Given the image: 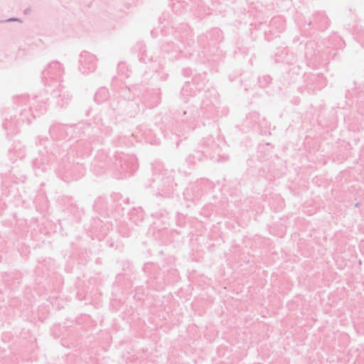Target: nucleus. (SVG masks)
<instances>
[{"label":"nucleus","mask_w":364,"mask_h":364,"mask_svg":"<svg viewBox=\"0 0 364 364\" xmlns=\"http://www.w3.org/2000/svg\"><path fill=\"white\" fill-rule=\"evenodd\" d=\"M218 102V95L215 90L211 89L206 91L199 108L193 107L183 112L185 118L183 120L186 121L184 129L193 130L196 126L192 124L200 119L202 117L207 119L213 117L216 114Z\"/></svg>","instance_id":"nucleus-1"},{"label":"nucleus","mask_w":364,"mask_h":364,"mask_svg":"<svg viewBox=\"0 0 364 364\" xmlns=\"http://www.w3.org/2000/svg\"><path fill=\"white\" fill-rule=\"evenodd\" d=\"M61 158L54 168L57 176L65 182L77 180L85 174V168L79 161H70V157L65 151L61 153Z\"/></svg>","instance_id":"nucleus-2"},{"label":"nucleus","mask_w":364,"mask_h":364,"mask_svg":"<svg viewBox=\"0 0 364 364\" xmlns=\"http://www.w3.org/2000/svg\"><path fill=\"white\" fill-rule=\"evenodd\" d=\"M173 170H163L161 164L154 167L153 183L158 190V194L164 198H170L173 195L177 184L174 182Z\"/></svg>","instance_id":"nucleus-3"},{"label":"nucleus","mask_w":364,"mask_h":364,"mask_svg":"<svg viewBox=\"0 0 364 364\" xmlns=\"http://www.w3.org/2000/svg\"><path fill=\"white\" fill-rule=\"evenodd\" d=\"M14 103L18 108L31 110L28 114L31 119L43 115L48 108V99L43 96L30 97L29 95H21L14 98Z\"/></svg>","instance_id":"nucleus-4"},{"label":"nucleus","mask_w":364,"mask_h":364,"mask_svg":"<svg viewBox=\"0 0 364 364\" xmlns=\"http://www.w3.org/2000/svg\"><path fill=\"white\" fill-rule=\"evenodd\" d=\"M174 38L178 43L175 45L172 42H166L161 46V50L164 53H178L186 46H191L193 43V35L190 27L186 23H181L174 28Z\"/></svg>","instance_id":"nucleus-5"},{"label":"nucleus","mask_w":364,"mask_h":364,"mask_svg":"<svg viewBox=\"0 0 364 364\" xmlns=\"http://www.w3.org/2000/svg\"><path fill=\"white\" fill-rule=\"evenodd\" d=\"M333 50V47L326 46L323 41L318 43L315 41H309L305 45L304 55L308 62L320 63L328 60L331 55H335Z\"/></svg>","instance_id":"nucleus-6"},{"label":"nucleus","mask_w":364,"mask_h":364,"mask_svg":"<svg viewBox=\"0 0 364 364\" xmlns=\"http://www.w3.org/2000/svg\"><path fill=\"white\" fill-rule=\"evenodd\" d=\"M112 169L124 177L133 174L138 168L137 159L134 155L117 153L112 161Z\"/></svg>","instance_id":"nucleus-7"},{"label":"nucleus","mask_w":364,"mask_h":364,"mask_svg":"<svg viewBox=\"0 0 364 364\" xmlns=\"http://www.w3.org/2000/svg\"><path fill=\"white\" fill-rule=\"evenodd\" d=\"M15 109L16 113H11L9 118L6 117L2 124L3 128L6 132L7 135L17 134L18 132V127L21 124L26 123L29 124L31 122L28 114L31 110L18 108V106H16Z\"/></svg>","instance_id":"nucleus-8"},{"label":"nucleus","mask_w":364,"mask_h":364,"mask_svg":"<svg viewBox=\"0 0 364 364\" xmlns=\"http://www.w3.org/2000/svg\"><path fill=\"white\" fill-rule=\"evenodd\" d=\"M64 68L58 61H53L42 71V80L46 86L60 87Z\"/></svg>","instance_id":"nucleus-9"},{"label":"nucleus","mask_w":364,"mask_h":364,"mask_svg":"<svg viewBox=\"0 0 364 364\" xmlns=\"http://www.w3.org/2000/svg\"><path fill=\"white\" fill-rule=\"evenodd\" d=\"M200 148L205 152V157L217 162H225L229 160V156L221 154V147L213 136L204 138Z\"/></svg>","instance_id":"nucleus-10"},{"label":"nucleus","mask_w":364,"mask_h":364,"mask_svg":"<svg viewBox=\"0 0 364 364\" xmlns=\"http://www.w3.org/2000/svg\"><path fill=\"white\" fill-rule=\"evenodd\" d=\"M80 129L75 125H68L60 123H53L49 129V134L53 139L70 140L80 138Z\"/></svg>","instance_id":"nucleus-11"},{"label":"nucleus","mask_w":364,"mask_h":364,"mask_svg":"<svg viewBox=\"0 0 364 364\" xmlns=\"http://www.w3.org/2000/svg\"><path fill=\"white\" fill-rule=\"evenodd\" d=\"M141 100L139 97L132 100H118L117 104H111L114 111L119 110L129 117H134L140 110V103Z\"/></svg>","instance_id":"nucleus-12"},{"label":"nucleus","mask_w":364,"mask_h":364,"mask_svg":"<svg viewBox=\"0 0 364 364\" xmlns=\"http://www.w3.org/2000/svg\"><path fill=\"white\" fill-rule=\"evenodd\" d=\"M78 70L84 75H87L95 70L97 58L95 55L87 51L80 53L78 59Z\"/></svg>","instance_id":"nucleus-13"},{"label":"nucleus","mask_w":364,"mask_h":364,"mask_svg":"<svg viewBox=\"0 0 364 364\" xmlns=\"http://www.w3.org/2000/svg\"><path fill=\"white\" fill-rule=\"evenodd\" d=\"M306 90L309 93L320 90L326 85V79L321 73H309L304 75Z\"/></svg>","instance_id":"nucleus-14"},{"label":"nucleus","mask_w":364,"mask_h":364,"mask_svg":"<svg viewBox=\"0 0 364 364\" xmlns=\"http://www.w3.org/2000/svg\"><path fill=\"white\" fill-rule=\"evenodd\" d=\"M50 156L46 150L38 151V156L32 161V166L36 176L47 172L51 169Z\"/></svg>","instance_id":"nucleus-15"},{"label":"nucleus","mask_w":364,"mask_h":364,"mask_svg":"<svg viewBox=\"0 0 364 364\" xmlns=\"http://www.w3.org/2000/svg\"><path fill=\"white\" fill-rule=\"evenodd\" d=\"M330 21L323 11H316L307 22V25L312 29L324 31L329 26Z\"/></svg>","instance_id":"nucleus-16"},{"label":"nucleus","mask_w":364,"mask_h":364,"mask_svg":"<svg viewBox=\"0 0 364 364\" xmlns=\"http://www.w3.org/2000/svg\"><path fill=\"white\" fill-rule=\"evenodd\" d=\"M201 183L202 181H197L188 186L183 192L184 199L186 201L195 203L199 200L203 194Z\"/></svg>","instance_id":"nucleus-17"},{"label":"nucleus","mask_w":364,"mask_h":364,"mask_svg":"<svg viewBox=\"0 0 364 364\" xmlns=\"http://www.w3.org/2000/svg\"><path fill=\"white\" fill-rule=\"evenodd\" d=\"M57 90H53L52 95L56 100V105L60 108H65L73 100V95L64 86L56 87Z\"/></svg>","instance_id":"nucleus-18"},{"label":"nucleus","mask_w":364,"mask_h":364,"mask_svg":"<svg viewBox=\"0 0 364 364\" xmlns=\"http://www.w3.org/2000/svg\"><path fill=\"white\" fill-rule=\"evenodd\" d=\"M112 225L108 221L104 222L100 218H95L91 225L90 231L100 240L107 235Z\"/></svg>","instance_id":"nucleus-19"},{"label":"nucleus","mask_w":364,"mask_h":364,"mask_svg":"<svg viewBox=\"0 0 364 364\" xmlns=\"http://www.w3.org/2000/svg\"><path fill=\"white\" fill-rule=\"evenodd\" d=\"M220 40V31L218 29H213L210 32L203 34L198 37V43L202 47L215 44L217 41Z\"/></svg>","instance_id":"nucleus-20"},{"label":"nucleus","mask_w":364,"mask_h":364,"mask_svg":"<svg viewBox=\"0 0 364 364\" xmlns=\"http://www.w3.org/2000/svg\"><path fill=\"white\" fill-rule=\"evenodd\" d=\"M109 200L105 197H99L95 202L94 209L104 217H110L113 213L109 209Z\"/></svg>","instance_id":"nucleus-21"},{"label":"nucleus","mask_w":364,"mask_h":364,"mask_svg":"<svg viewBox=\"0 0 364 364\" xmlns=\"http://www.w3.org/2000/svg\"><path fill=\"white\" fill-rule=\"evenodd\" d=\"M265 124L264 118H261L257 112H252L247 116L244 125L248 127H255L256 125L262 126Z\"/></svg>","instance_id":"nucleus-22"},{"label":"nucleus","mask_w":364,"mask_h":364,"mask_svg":"<svg viewBox=\"0 0 364 364\" xmlns=\"http://www.w3.org/2000/svg\"><path fill=\"white\" fill-rule=\"evenodd\" d=\"M269 26L272 28L269 31L274 35H277V33H281L285 29V20L282 16H274L271 19Z\"/></svg>","instance_id":"nucleus-23"},{"label":"nucleus","mask_w":364,"mask_h":364,"mask_svg":"<svg viewBox=\"0 0 364 364\" xmlns=\"http://www.w3.org/2000/svg\"><path fill=\"white\" fill-rule=\"evenodd\" d=\"M144 218V213L141 208H134L128 213L127 219L135 225H139Z\"/></svg>","instance_id":"nucleus-24"},{"label":"nucleus","mask_w":364,"mask_h":364,"mask_svg":"<svg viewBox=\"0 0 364 364\" xmlns=\"http://www.w3.org/2000/svg\"><path fill=\"white\" fill-rule=\"evenodd\" d=\"M21 274L17 272L6 273L4 276V280L6 285L11 286L12 288L16 287L20 284Z\"/></svg>","instance_id":"nucleus-25"},{"label":"nucleus","mask_w":364,"mask_h":364,"mask_svg":"<svg viewBox=\"0 0 364 364\" xmlns=\"http://www.w3.org/2000/svg\"><path fill=\"white\" fill-rule=\"evenodd\" d=\"M204 159H207L205 157V154L201 149H196L193 153L190 154L187 156L186 161L187 162V164L191 165L195 164L197 161H201Z\"/></svg>","instance_id":"nucleus-26"},{"label":"nucleus","mask_w":364,"mask_h":364,"mask_svg":"<svg viewBox=\"0 0 364 364\" xmlns=\"http://www.w3.org/2000/svg\"><path fill=\"white\" fill-rule=\"evenodd\" d=\"M133 227L131 224H129L126 219H123L119 222L118 232L124 237H129L132 232Z\"/></svg>","instance_id":"nucleus-27"},{"label":"nucleus","mask_w":364,"mask_h":364,"mask_svg":"<svg viewBox=\"0 0 364 364\" xmlns=\"http://www.w3.org/2000/svg\"><path fill=\"white\" fill-rule=\"evenodd\" d=\"M119 100H132L135 98H137L136 97V93L134 92V89H131L129 87H123L121 89L119 95Z\"/></svg>","instance_id":"nucleus-28"},{"label":"nucleus","mask_w":364,"mask_h":364,"mask_svg":"<svg viewBox=\"0 0 364 364\" xmlns=\"http://www.w3.org/2000/svg\"><path fill=\"white\" fill-rule=\"evenodd\" d=\"M160 101L161 97L158 92L151 94L149 98H144L146 107L149 108L157 106L160 103Z\"/></svg>","instance_id":"nucleus-29"},{"label":"nucleus","mask_w":364,"mask_h":364,"mask_svg":"<svg viewBox=\"0 0 364 364\" xmlns=\"http://www.w3.org/2000/svg\"><path fill=\"white\" fill-rule=\"evenodd\" d=\"M108 90L105 87H101L95 93V101L98 104H101L106 101L108 99Z\"/></svg>","instance_id":"nucleus-30"},{"label":"nucleus","mask_w":364,"mask_h":364,"mask_svg":"<svg viewBox=\"0 0 364 364\" xmlns=\"http://www.w3.org/2000/svg\"><path fill=\"white\" fill-rule=\"evenodd\" d=\"M355 38L359 42L363 48H364V28L360 26L354 27Z\"/></svg>","instance_id":"nucleus-31"},{"label":"nucleus","mask_w":364,"mask_h":364,"mask_svg":"<svg viewBox=\"0 0 364 364\" xmlns=\"http://www.w3.org/2000/svg\"><path fill=\"white\" fill-rule=\"evenodd\" d=\"M172 9L176 13H181L182 10L186 9V4L181 2L179 0H172Z\"/></svg>","instance_id":"nucleus-32"},{"label":"nucleus","mask_w":364,"mask_h":364,"mask_svg":"<svg viewBox=\"0 0 364 364\" xmlns=\"http://www.w3.org/2000/svg\"><path fill=\"white\" fill-rule=\"evenodd\" d=\"M139 130L140 132H141V134L144 136V139L146 141L153 144V141L151 138V130L149 129H147L144 126H140L139 127Z\"/></svg>","instance_id":"nucleus-33"},{"label":"nucleus","mask_w":364,"mask_h":364,"mask_svg":"<svg viewBox=\"0 0 364 364\" xmlns=\"http://www.w3.org/2000/svg\"><path fill=\"white\" fill-rule=\"evenodd\" d=\"M21 154V151L20 147H16V146H15L9 149V156L12 161H15L16 157L20 156Z\"/></svg>","instance_id":"nucleus-34"},{"label":"nucleus","mask_w":364,"mask_h":364,"mask_svg":"<svg viewBox=\"0 0 364 364\" xmlns=\"http://www.w3.org/2000/svg\"><path fill=\"white\" fill-rule=\"evenodd\" d=\"M271 82V77L269 75L263 76L258 78V82L260 87H265Z\"/></svg>","instance_id":"nucleus-35"},{"label":"nucleus","mask_w":364,"mask_h":364,"mask_svg":"<svg viewBox=\"0 0 364 364\" xmlns=\"http://www.w3.org/2000/svg\"><path fill=\"white\" fill-rule=\"evenodd\" d=\"M192 90L191 85L188 82H186L183 87L181 89V95L186 100V97L189 95V92Z\"/></svg>","instance_id":"nucleus-36"},{"label":"nucleus","mask_w":364,"mask_h":364,"mask_svg":"<svg viewBox=\"0 0 364 364\" xmlns=\"http://www.w3.org/2000/svg\"><path fill=\"white\" fill-rule=\"evenodd\" d=\"M139 60L141 62H143L144 63H147L148 62H151V61L154 60L153 57L152 56L149 57L146 52H144L143 53L141 54Z\"/></svg>","instance_id":"nucleus-37"},{"label":"nucleus","mask_w":364,"mask_h":364,"mask_svg":"<svg viewBox=\"0 0 364 364\" xmlns=\"http://www.w3.org/2000/svg\"><path fill=\"white\" fill-rule=\"evenodd\" d=\"M48 141L47 138H41V137L39 136V137H38V139L36 141V144L37 145H38V144L39 145H44V143L46 141Z\"/></svg>","instance_id":"nucleus-38"},{"label":"nucleus","mask_w":364,"mask_h":364,"mask_svg":"<svg viewBox=\"0 0 364 364\" xmlns=\"http://www.w3.org/2000/svg\"><path fill=\"white\" fill-rule=\"evenodd\" d=\"M3 22H14V21H18V22H21V20L18 18H14V17H12V18H9L5 21H2Z\"/></svg>","instance_id":"nucleus-39"},{"label":"nucleus","mask_w":364,"mask_h":364,"mask_svg":"<svg viewBox=\"0 0 364 364\" xmlns=\"http://www.w3.org/2000/svg\"><path fill=\"white\" fill-rule=\"evenodd\" d=\"M328 41L329 42L330 41H338L339 43H341L342 40L341 39V38L339 36H333L331 37V38Z\"/></svg>","instance_id":"nucleus-40"},{"label":"nucleus","mask_w":364,"mask_h":364,"mask_svg":"<svg viewBox=\"0 0 364 364\" xmlns=\"http://www.w3.org/2000/svg\"><path fill=\"white\" fill-rule=\"evenodd\" d=\"M152 277H150L149 280L148 281V285L150 288H153V289H158V287H155L153 284H152Z\"/></svg>","instance_id":"nucleus-41"},{"label":"nucleus","mask_w":364,"mask_h":364,"mask_svg":"<svg viewBox=\"0 0 364 364\" xmlns=\"http://www.w3.org/2000/svg\"><path fill=\"white\" fill-rule=\"evenodd\" d=\"M152 267V265L150 264H146L144 267V270L145 272H149V269Z\"/></svg>","instance_id":"nucleus-42"},{"label":"nucleus","mask_w":364,"mask_h":364,"mask_svg":"<svg viewBox=\"0 0 364 364\" xmlns=\"http://www.w3.org/2000/svg\"><path fill=\"white\" fill-rule=\"evenodd\" d=\"M182 72H183V74L184 75L188 76V75H189V73H190V70H189V69H187V68H185V69H183V71H182Z\"/></svg>","instance_id":"nucleus-43"},{"label":"nucleus","mask_w":364,"mask_h":364,"mask_svg":"<svg viewBox=\"0 0 364 364\" xmlns=\"http://www.w3.org/2000/svg\"><path fill=\"white\" fill-rule=\"evenodd\" d=\"M4 256V252L0 250V262L3 260Z\"/></svg>","instance_id":"nucleus-44"},{"label":"nucleus","mask_w":364,"mask_h":364,"mask_svg":"<svg viewBox=\"0 0 364 364\" xmlns=\"http://www.w3.org/2000/svg\"><path fill=\"white\" fill-rule=\"evenodd\" d=\"M124 65H125L124 63H120L118 64V68L121 69L122 68L124 67Z\"/></svg>","instance_id":"nucleus-45"},{"label":"nucleus","mask_w":364,"mask_h":364,"mask_svg":"<svg viewBox=\"0 0 364 364\" xmlns=\"http://www.w3.org/2000/svg\"><path fill=\"white\" fill-rule=\"evenodd\" d=\"M105 132L106 133H109V132H110V129H109V127H105Z\"/></svg>","instance_id":"nucleus-46"},{"label":"nucleus","mask_w":364,"mask_h":364,"mask_svg":"<svg viewBox=\"0 0 364 364\" xmlns=\"http://www.w3.org/2000/svg\"><path fill=\"white\" fill-rule=\"evenodd\" d=\"M168 77V75H164V79H166V77Z\"/></svg>","instance_id":"nucleus-47"},{"label":"nucleus","mask_w":364,"mask_h":364,"mask_svg":"<svg viewBox=\"0 0 364 364\" xmlns=\"http://www.w3.org/2000/svg\"><path fill=\"white\" fill-rule=\"evenodd\" d=\"M168 77V75H164V79H166V77Z\"/></svg>","instance_id":"nucleus-48"},{"label":"nucleus","mask_w":364,"mask_h":364,"mask_svg":"<svg viewBox=\"0 0 364 364\" xmlns=\"http://www.w3.org/2000/svg\"><path fill=\"white\" fill-rule=\"evenodd\" d=\"M125 203H129V200H128V199H127V200H125Z\"/></svg>","instance_id":"nucleus-49"},{"label":"nucleus","mask_w":364,"mask_h":364,"mask_svg":"<svg viewBox=\"0 0 364 364\" xmlns=\"http://www.w3.org/2000/svg\"><path fill=\"white\" fill-rule=\"evenodd\" d=\"M0 23H3V21H0Z\"/></svg>","instance_id":"nucleus-50"}]
</instances>
